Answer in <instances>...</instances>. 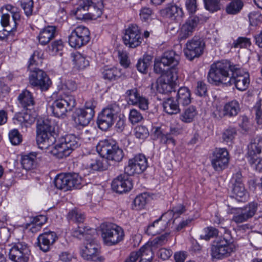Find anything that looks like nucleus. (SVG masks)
<instances>
[{
	"mask_svg": "<svg viewBox=\"0 0 262 262\" xmlns=\"http://www.w3.org/2000/svg\"><path fill=\"white\" fill-rule=\"evenodd\" d=\"M208 80L211 84L219 85L234 84L241 91L246 90L250 83L249 74L239 65L234 64L228 60L217 61L210 67Z\"/></svg>",
	"mask_w": 262,
	"mask_h": 262,
	"instance_id": "obj_1",
	"label": "nucleus"
},
{
	"mask_svg": "<svg viewBox=\"0 0 262 262\" xmlns=\"http://www.w3.org/2000/svg\"><path fill=\"white\" fill-rule=\"evenodd\" d=\"M180 56L173 50L165 52L161 58L155 60L154 71L159 74H162L167 70H170L172 74V78H177L178 69L176 68L179 64Z\"/></svg>",
	"mask_w": 262,
	"mask_h": 262,
	"instance_id": "obj_2",
	"label": "nucleus"
},
{
	"mask_svg": "<svg viewBox=\"0 0 262 262\" xmlns=\"http://www.w3.org/2000/svg\"><path fill=\"white\" fill-rule=\"evenodd\" d=\"M76 105V100L72 95L58 94L57 98L48 107V111L54 116L58 118H64L67 113L71 111Z\"/></svg>",
	"mask_w": 262,
	"mask_h": 262,
	"instance_id": "obj_3",
	"label": "nucleus"
},
{
	"mask_svg": "<svg viewBox=\"0 0 262 262\" xmlns=\"http://www.w3.org/2000/svg\"><path fill=\"white\" fill-rule=\"evenodd\" d=\"M103 7L102 0H80L75 14L78 19H87V15L95 19L101 15Z\"/></svg>",
	"mask_w": 262,
	"mask_h": 262,
	"instance_id": "obj_4",
	"label": "nucleus"
},
{
	"mask_svg": "<svg viewBox=\"0 0 262 262\" xmlns=\"http://www.w3.org/2000/svg\"><path fill=\"white\" fill-rule=\"evenodd\" d=\"M53 123L49 119L39 120L36 126V142L41 149L48 148L55 141L52 135Z\"/></svg>",
	"mask_w": 262,
	"mask_h": 262,
	"instance_id": "obj_5",
	"label": "nucleus"
},
{
	"mask_svg": "<svg viewBox=\"0 0 262 262\" xmlns=\"http://www.w3.org/2000/svg\"><path fill=\"white\" fill-rule=\"evenodd\" d=\"M97 150L101 157L108 160L119 162L124 157L123 150L112 139L100 141L97 146Z\"/></svg>",
	"mask_w": 262,
	"mask_h": 262,
	"instance_id": "obj_6",
	"label": "nucleus"
},
{
	"mask_svg": "<svg viewBox=\"0 0 262 262\" xmlns=\"http://www.w3.org/2000/svg\"><path fill=\"white\" fill-rule=\"evenodd\" d=\"M100 228L103 241L107 246L115 245L124 238L123 229L116 224L104 223L101 224Z\"/></svg>",
	"mask_w": 262,
	"mask_h": 262,
	"instance_id": "obj_7",
	"label": "nucleus"
},
{
	"mask_svg": "<svg viewBox=\"0 0 262 262\" xmlns=\"http://www.w3.org/2000/svg\"><path fill=\"white\" fill-rule=\"evenodd\" d=\"M235 245L231 239L222 237L212 246L211 255L213 258L222 259L229 256L235 251Z\"/></svg>",
	"mask_w": 262,
	"mask_h": 262,
	"instance_id": "obj_8",
	"label": "nucleus"
},
{
	"mask_svg": "<svg viewBox=\"0 0 262 262\" xmlns=\"http://www.w3.org/2000/svg\"><path fill=\"white\" fill-rule=\"evenodd\" d=\"M89 29L84 26H78L73 30L69 36V43L71 47L79 49L86 45L90 40Z\"/></svg>",
	"mask_w": 262,
	"mask_h": 262,
	"instance_id": "obj_9",
	"label": "nucleus"
},
{
	"mask_svg": "<svg viewBox=\"0 0 262 262\" xmlns=\"http://www.w3.org/2000/svg\"><path fill=\"white\" fill-rule=\"evenodd\" d=\"M119 110V106L116 104L108 105L104 108L99 114L97 124L100 129L106 130L114 124Z\"/></svg>",
	"mask_w": 262,
	"mask_h": 262,
	"instance_id": "obj_10",
	"label": "nucleus"
},
{
	"mask_svg": "<svg viewBox=\"0 0 262 262\" xmlns=\"http://www.w3.org/2000/svg\"><path fill=\"white\" fill-rule=\"evenodd\" d=\"M9 251V258L14 262H28L30 250L27 244L24 242L12 243Z\"/></svg>",
	"mask_w": 262,
	"mask_h": 262,
	"instance_id": "obj_11",
	"label": "nucleus"
},
{
	"mask_svg": "<svg viewBox=\"0 0 262 262\" xmlns=\"http://www.w3.org/2000/svg\"><path fill=\"white\" fill-rule=\"evenodd\" d=\"M29 71L30 84L40 89L42 91H47L51 86L52 81L46 73L39 69H35Z\"/></svg>",
	"mask_w": 262,
	"mask_h": 262,
	"instance_id": "obj_12",
	"label": "nucleus"
},
{
	"mask_svg": "<svg viewBox=\"0 0 262 262\" xmlns=\"http://www.w3.org/2000/svg\"><path fill=\"white\" fill-rule=\"evenodd\" d=\"M148 166L147 160L144 155L139 154L128 160L124 168V172L128 175L140 174L146 170Z\"/></svg>",
	"mask_w": 262,
	"mask_h": 262,
	"instance_id": "obj_13",
	"label": "nucleus"
},
{
	"mask_svg": "<svg viewBox=\"0 0 262 262\" xmlns=\"http://www.w3.org/2000/svg\"><path fill=\"white\" fill-rule=\"evenodd\" d=\"M124 45L129 48H135L142 42L140 30L138 26L132 24L125 30L123 36Z\"/></svg>",
	"mask_w": 262,
	"mask_h": 262,
	"instance_id": "obj_14",
	"label": "nucleus"
},
{
	"mask_svg": "<svg viewBox=\"0 0 262 262\" xmlns=\"http://www.w3.org/2000/svg\"><path fill=\"white\" fill-rule=\"evenodd\" d=\"M229 158V154L226 148H215L212 154L211 165L215 171H222L227 167Z\"/></svg>",
	"mask_w": 262,
	"mask_h": 262,
	"instance_id": "obj_15",
	"label": "nucleus"
},
{
	"mask_svg": "<svg viewBox=\"0 0 262 262\" xmlns=\"http://www.w3.org/2000/svg\"><path fill=\"white\" fill-rule=\"evenodd\" d=\"M80 254L82 257L87 260L95 262H102L103 257L100 255L99 247L94 239L88 240L85 246L81 250Z\"/></svg>",
	"mask_w": 262,
	"mask_h": 262,
	"instance_id": "obj_16",
	"label": "nucleus"
},
{
	"mask_svg": "<svg viewBox=\"0 0 262 262\" xmlns=\"http://www.w3.org/2000/svg\"><path fill=\"white\" fill-rule=\"evenodd\" d=\"M204 47L205 43L202 40L194 37L187 42L185 55L189 60H192L202 54Z\"/></svg>",
	"mask_w": 262,
	"mask_h": 262,
	"instance_id": "obj_17",
	"label": "nucleus"
},
{
	"mask_svg": "<svg viewBox=\"0 0 262 262\" xmlns=\"http://www.w3.org/2000/svg\"><path fill=\"white\" fill-rule=\"evenodd\" d=\"M240 111L239 102L236 100H233L225 103L223 107L217 110L214 115L217 118H232L236 116Z\"/></svg>",
	"mask_w": 262,
	"mask_h": 262,
	"instance_id": "obj_18",
	"label": "nucleus"
},
{
	"mask_svg": "<svg viewBox=\"0 0 262 262\" xmlns=\"http://www.w3.org/2000/svg\"><path fill=\"white\" fill-rule=\"evenodd\" d=\"M199 23L200 18L198 16L195 15L189 17L180 28L179 40H185L191 36Z\"/></svg>",
	"mask_w": 262,
	"mask_h": 262,
	"instance_id": "obj_19",
	"label": "nucleus"
},
{
	"mask_svg": "<svg viewBox=\"0 0 262 262\" xmlns=\"http://www.w3.org/2000/svg\"><path fill=\"white\" fill-rule=\"evenodd\" d=\"M124 172L115 178L112 183V187L116 192L122 193L129 191L133 187V183L129 176Z\"/></svg>",
	"mask_w": 262,
	"mask_h": 262,
	"instance_id": "obj_20",
	"label": "nucleus"
},
{
	"mask_svg": "<svg viewBox=\"0 0 262 262\" xmlns=\"http://www.w3.org/2000/svg\"><path fill=\"white\" fill-rule=\"evenodd\" d=\"M160 14L163 16L175 21L181 20L184 16L183 9L173 3L167 4L164 8L160 10Z\"/></svg>",
	"mask_w": 262,
	"mask_h": 262,
	"instance_id": "obj_21",
	"label": "nucleus"
},
{
	"mask_svg": "<svg viewBox=\"0 0 262 262\" xmlns=\"http://www.w3.org/2000/svg\"><path fill=\"white\" fill-rule=\"evenodd\" d=\"M57 238L55 232L53 231L45 232L40 234L37 237V245L40 249L43 252L48 251L51 246Z\"/></svg>",
	"mask_w": 262,
	"mask_h": 262,
	"instance_id": "obj_22",
	"label": "nucleus"
},
{
	"mask_svg": "<svg viewBox=\"0 0 262 262\" xmlns=\"http://www.w3.org/2000/svg\"><path fill=\"white\" fill-rule=\"evenodd\" d=\"M262 149V135L257 136L248 146V159L249 163H253L254 159L258 157Z\"/></svg>",
	"mask_w": 262,
	"mask_h": 262,
	"instance_id": "obj_23",
	"label": "nucleus"
},
{
	"mask_svg": "<svg viewBox=\"0 0 262 262\" xmlns=\"http://www.w3.org/2000/svg\"><path fill=\"white\" fill-rule=\"evenodd\" d=\"M93 118L92 112H87L85 110L77 108L73 115L74 121L77 125L81 126H86Z\"/></svg>",
	"mask_w": 262,
	"mask_h": 262,
	"instance_id": "obj_24",
	"label": "nucleus"
},
{
	"mask_svg": "<svg viewBox=\"0 0 262 262\" xmlns=\"http://www.w3.org/2000/svg\"><path fill=\"white\" fill-rule=\"evenodd\" d=\"M56 34V27L54 26H48L40 31L37 39L41 45H46L55 37Z\"/></svg>",
	"mask_w": 262,
	"mask_h": 262,
	"instance_id": "obj_25",
	"label": "nucleus"
},
{
	"mask_svg": "<svg viewBox=\"0 0 262 262\" xmlns=\"http://www.w3.org/2000/svg\"><path fill=\"white\" fill-rule=\"evenodd\" d=\"M198 114L196 107L190 105L183 110L180 115L179 119L184 123H189L193 121Z\"/></svg>",
	"mask_w": 262,
	"mask_h": 262,
	"instance_id": "obj_26",
	"label": "nucleus"
},
{
	"mask_svg": "<svg viewBox=\"0 0 262 262\" xmlns=\"http://www.w3.org/2000/svg\"><path fill=\"white\" fill-rule=\"evenodd\" d=\"M164 111L169 115H174L180 112L179 104L172 97L166 99L163 101Z\"/></svg>",
	"mask_w": 262,
	"mask_h": 262,
	"instance_id": "obj_27",
	"label": "nucleus"
},
{
	"mask_svg": "<svg viewBox=\"0 0 262 262\" xmlns=\"http://www.w3.org/2000/svg\"><path fill=\"white\" fill-rule=\"evenodd\" d=\"M37 156L36 152H30L22 156L21 162L23 168L27 170L34 169L37 163Z\"/></svg>",
	"mask_w": 262,
	"mask_h": 262,
	"instance_id": "obj_28",
	"label": "nucleus"
},
{
	"mask_svg": "<svg viewBox=\"0 0 262 262\" xmlns=\"http://www.w3.org/2000/svg\"><path fill=\"white\" fill-rule=\"evenodd\" d=\"M179 104L187 105L191 103V94L189 90L186 87L180 88L177 94L176 99Z\"/></svg>",
	"mask_w": 262,
	"mask_h": 262,
	"instance_id": "obj_29",
	"label": "nucleus"
},
{
	"mask_svg": "<svg viewBox=\"0 0 262 262\" xmlns=\"http://www.w3.org/2000/svg\"><path fill=\"white\" fill-rule=\"evenodd\" d=\"M166 224V221L159 219L148 226L146 232L148 234L151 235L160 233L165 229Z\"/></svg>",
	"mask_w": 262,
	"mask_h": 262,
	"instance_id": "obj_30",
	"label": "nucleus"
},
{
	"mask_svg": "<svg viewBox=\"0 0 262 262\" xmlns=\"http://www.w3.org/2000/svg\"><path fill=\"white\" fill-rule=\"evenodd\" d=\"M43 58V53L41 50L35 51L33 54L31 56L29 60L28 69L29 70L38 69L36 66L41 65L42 63Z\"/></svg>",
	"mask_w": 262,
	"mask_h": 262,
	"instance_id": "obj_31",
	"label": "nucleus"
},
{
	"mask_svg": "<svg viewBox=\"0 0 262 262\" xmlns=\"http://www.w3.org/2000/svg\"><path fill=\"white\" fill-rule=\"evenodd\" d=\"M52 153L56 158L62 159L69 156L71 151L66 144L62 141L60 143L56 144L51 150Z\"/></svg>",
	"mask_w": 262,
	"mask_h": 262,
	"instance_id": "obj_32",
	"label": "nucleus"
},
{
	"mask_svg": "<svg viewBox=\"0 0 262 262\" xmlns=\"http://www.w3.org/2000/svg\"><path fill=\"white\" fill-rule=\"evenodd\" d=\"M152 247L150 245H145L136 253L138 254V258H140L141 261L145 260L146 262H151L154 256Z\"/></svg>",
	"mask_w": 262,
	"mask_h": 262,
	"instance_id": "obj_33",
	"label": "nucleus"
},
{
	"mask_svg": "<svg viewBox=\"0 0 262 262\" xmlns=\"http://www.w3.org/2000/svg\"><path fill=\"white\" fill-rule=\"evenodd\" d=\"M238 181L237 184H234L232 197L238 202H244L247 199V194L242 183Z\"/></svg>",
	"mask_w": 262,
	"mask_h": 262,
	"instance_id": "obj_34",
	"label": "nucleus"
},
{
	"mask_svg": "<svg viewBox=\"0 0 262 262\" xmlns=\"http://www.w3.org/2000/svg\"><path fill=\"white\" fill-rule=\"evenodd\" d=\"M83 166L89 172L93 171H102L105 169L102 162L98 159H88Z\"/></svg>",
	"mask_w": 262,
	"mask_h": 262,
	"instance_id": "obj_35",
	"label": "nucleus"
},
{
	"mask_svg": "<svg viewBox=\"0 0 262 262\" xmlns=\"http://www.w3.org/2000/svg\"><path fill=\"white\" fill-rule=\"evenodd\" d=\"M69 180L68 173L59 174L55 179V185L58 189L63 190L64 191L69 190Z\"/></svg>",
	"mask_w": 262,
	"mask_h": 262,
	"instance_id": "obj_36",
	"label": "nucleus"
},
{
	"mask_svg": "<svg viewBox=\"0 0 262 262\" xmlns=\"http://www.w3.org/2000/svg\"><path fill=\"white\" fill-rule=\"evenodd\" d=\"M71 57L74 65L78 69H84L89 65V60L78 52L72 53Z\"/></svg>",
	"mask_w": 262,
	"mask_h": 262,
	"instance_id": "obj_37",
	"label": "nucleus"
},
{
	"mask_svg": "<svg viewBox=\"0 0 262 262\" xmlns=\"http://www.w3.org/2000/svg\"><path fill=\"white\" fill-rule=\"evenodd\" d=\"M18 100L24 108L33 106L34 104V99L31 93L28 90L23 91L18 97Z\"/></svg>",
	"mask_w": 262,
	"mask_h": 262,
	"instance_id": "obj_38",
	"label": "nucleus"
},
{
	"mask_svg": "<svg viewBox=\"0 0 262 262\" xmlns=\"http://www.w3.org/2000/svg\"><path fill=\"white\" fill-rule=\"evenodd\" d=\"M241 208L249 219L252 217L257 211L262 212V205L256 202H251Z\"/></svg>",
	"mask_w": 262,
	"mask_h": 262,
	"instance_id": "obj_39",
	"label": "nucleus"
},
{
	"mask_svg": "<svg viewBox=\"0 0 262 262\" xmlns=\"http://www.w3.org/2000/svg\"><path fill=\"white\" fill-rule=\"evenodd\" d=\"M152 57L149 55H144L140 58L136 64L137 70L142 73H146L150 66Z\"/></svg>",
	"mask_w": 262,
	"mask_h": 262,
	"instance_id": "obj_40",
	"label": "nucleus"
},
{
	"mask_svg": "<svg viewBox=\"0 0 262 262\" xmlns=\"http://www.w3.org/2000/svg\"><path fill=\"white\" fill-rule=\"evenodd\" d=\"M243 6L242 0H232L226 6V11L228 14L235 15L239 13Z\"/></svg>",
	"mask_w": 262,
	"mask_h": 262,
	"instance_id": "obj_41",
	"label": "nucleus"
},
{
	"mask_svg": "<svg viewBox=\"0 0 262 262\" xmlns=\"http://www.w3.org/2000/svg\"><path fill=\"white\" fill-rule=\"evenodd\" d=\"M63 142L71 152L78 148L81 144L80 139L73 134L66 135L63 138Z\"/></svg>",
	"mask_w": 262,
	"mask_h": 262,
	"instance_id": "obj_42",
	"label": "nucleus"
},
{
	"mask_svg": "<svg viewBox=\"0 0 262 262\" xmlns=\"http://www.w3.org/2000/svg\"><path fill=\"white\" fill-rule=\"evenodd\" d=\"M230 213L234 214L232 221L236 224H240L247 221L249 219L241 208H232Z\"/></svg>",
	"mask_w": 262,
	"mask_h": 262,
	"instance_id": "obj_43",
	"label": "nucleus"
},
{
	"mask_svg": "<svg viewBox=\"0 0 262 262\" xmlns=\"http://www.w3.org/2000/svg\"><path fill=\"white\" fill-rule=\"evenodd\" d=\"M69 179V190L72 188L79 189L82 185V180L78 173H68Z\"/></svg>",
	"mask_w": 262,
	"mask_h": 262,
	"instance_id": "obj_44",
	"label": "nucleus"
},
{
	"mask_svg": "<svg viewBox=\"0 0 262 262\" xmlns=\"http://www.w3.org/2000/svg\"><path fill=\"white\" fill-rule=\"evenodd\" d=\"M69 221L75 223H83L84 219V215L79 210L74 209L71 210L67 215Z\"/></svg>",
	"mask_w": 262,
	"mask_h": 262,
	"instance_id": "obj_45",
	"label": "nucleus"
},
{
	"mask_svg": "<svg viewBox=\"0 0 262 262\" xmlns=\"http://www.w3.org/2000/svg\"><path fill=\"white\" fill-rule=\"evenodd\" d=\"M102 75L104 79L111 81L119 77L120 72L116 68H106L104 69Z\"/></svg>",
	"mask_w": 262,
	"mask_h": 262,
	"instance_id": "obj_46",
	"label": "nucleus"
},
{
	"mask_svg": "<svg viewBox=\"0 0 262 262\" xmlns=\"http://www.w3.org/2000/svg\"><path fill=\"white\" fill-rule=\"evenodd\" d=\"M21 8L23 9L25 15L29 17L32 15L34 7L33 0H20Z\"/></svg>",
	"mask_w": 262,
	"mask_h": 262,
	"instance_id": "obj_47",
	"label": "nucleus"
},
{
	"mask_svg": "<svg viewBox=\"0 0 262 262\" xmlns=\"http://www.w3.org/2000/svg\"><path fill=\"white\" fill-rule=\"evenodd\" d=\"M125 94L131 104H137L139 99H140L141 96L137 88H133L127 90Z\"/></svg>",
	"mask_w": 262,
	"mask_h": 262,
	"instance_id": "obj_48",
	"label": "nucleus"
},
{
	"mask_svg": "<svg viewBox=\"0 0 262 262\" xmlns=\"http://www.w3.org/2000/svg\"><path fill=\"white\" fill-rule=\"evenodd\" d=\"M157 91L161 94H168L173 91V86L171 83L160 80L157 83Z\"/></svg>",
	"mask_w": 262,
	"mask_h": 262,
	"instance_id": "obj_49",
	"label": "nucleus"
},
{
	"mask_svg": "<svg viewBox=\"0 0 262 262\" xmlns=\"http://www.w3.org/2000/svg\"><path fill=\"white\" fill-rule=\"evenodd\" d=\"M205 8L211 12H216L221 9L220 0H204Z\"/></svg>",
	"mask_w": 262,
	"mask_h": 262,
	"instance_id": "obj_50",
	"label": "nucleus"
},
{
	"mask_svg": "<svg viewBox=\"0 0 262 262\" xmlns=\"http://www.w3.org/2000/svg\"><path fill=\"white\" fill-rule=\"evenodd\" d=\"M169 235V233H166L160 236H159L154 239L150 242V246L153 248H158L160 246H162L165 245L167 242V237Z\"/></svg>",
	"mask_w": 262,
	"mask_h": 262,
	"instance_id": "obj_51",
	"label": "nucleus"
},
{
	"mask_svg": "<svg viewBox=\"0 0 262 262\" xmlns=\"http://www.w3.org/2000/svg\"><path fill=\"white\" fill-rule=\"evenodd\" d=\"M218 230L213 227H208L204 228V234L201 235V238L206 241L209 240L211 238L216 236L218 235Z\"/></svg>",
	"mask_w": 262,
	"mask_h": 262,
	"instance_id": "obj_52",
	"label": "nucleus"
},
{
	"mask_svg": "<svg viewBox=\"0 0 262 262\" xmlns=\"http://www.w3.org/2000/svg\"><path fill=\"white\" fill-rule=\"evenodd\" d=\"M236 135V130L234 127H229L222 134V139L226 142H231Z\"/></svg>",
	"mask_w": 262,
	"mask_h": 262,
	"instance_id": "obj_53",
	"label": "nucleus"
},
{
	"mask_svg": "<svg viewBox=\"0 0 262 262\" xmlns=\"http://www.w3.org/2000/svg\"><path fill=\"white\" fill-rule=\"evenodd\" d=\"M250 45L251 41L250 38L245 37H239L232 43V47L235 48H247Z\"/></svg>",
	"mask_w": 262,
	"mask_h": 262,
	"instance_id": "obj_54",
	"label": "nucleus"
},
{
	"mask_svg": "<svg viewBox=\"0 0 262 262\" xmlns=\"http://www.w3.org/2000/svg\"><path fill=\"white\" fill-rule=\"evenodd\" d=\"M143 119V115L136 109L133 108L130 110L129 114V120L132 124H136Z\"/></svg>",
	"mask_w": 262,
	"mask_h": 262,
	"instance_id": "obj_55",
	"label": "nucleus"
},
{
	"mask_svg": "<svg viewBox=\"0 0 262 262\" xmlns=\"http://www.w3.org/2000/svg\"><path fill=\"white\" fill-rule=\"evenodd\" d=\"M135 135L139 139L144 140L148 136L149 132L146 127L138 126L135 128Z\"/></svg>",
	"mask_w": 262,
	"mask_h": 262,
	"instance_id": "obj_56",
	"label": "nucleus"
},
{
	"mask_svg": "<svg viewBox=\"0 0 262 262\" xmlns=\"http://www.w3.org/2000/svg\"><path fill=\"white\" fill-rule=\"evenodd\" d=\"M11 143L14 145L19 144L22 141V137L17 129H13L9 134Z\"/></svg>",
	"mask_w": 262,
	"mask_h": 262,
	"instance_id": "obj_57",
	"label": "nucleus"
},
{
	"mask_svg": "<svg viewBox=\"0 0 262 262\" xmlns=\"http://www.w3.org/2000/svg\"><path fill=\"white\" fill-rule=\"evenodd\" d=\"M147 195L146 194H141L136 196L134 199V204L136 209H141L144 208L146 204Z\"/></svg>",
	"mask_w": 262,
	"mask_h": 262,
	"instance_id": "obj_58",
	"label": "nucleus"
},
{
	"mask_svg": "<svg viewBox=\"0 0 262 262\" xmlns=\"http://www.w3.org/2000/svg\"><path fill=\"white\" fill-rule=\"evenodd\" d=\"M76 89L77 85L75 81L68 80L61 85V90H59L58 94L61 93V94H63L62 93L66 91L73 92L75 91Z\"/></svg>",
	"mask_w": 262,
	"mask_h": 262,
	"instance_id": "obj_59",
	"label": "nucleus"
},
{
	"mask_svg": "<svg viewBox=\"0 0 262 262\" xmlns=\"http://www.w3.org/2000/svg\"><path fill=\"white\" fill-rule=\"evenodd\" d=\"M10 16L9 14H3L1 16V23L2 26L5 28L4 31L8 33L13 32L14 31H9V28H11L12 21L10 22Z\"/></svg>",
	"mask_w": 262,
	"mask_h": 262,
	"instance_id": "obj_60",
	"label": "nucleus"
},
{
	"mask_svg": "<svg viewBox=\"0 0 262 262\" xmlns=\"http://www.w3.org/2000/svg\"><path fill=\"white\" fill-rule=\"evenodd\" d=\"M13 21H12L11 28H9V31H15L16 29L17 25H18V21H20L21 18V12L20 10L17 8L16 10L13 11L11 14Z\"/></svg>",
	"mask_w": 262,
	"mask_h": 262,
	"instance_id": "obj_61",
	"label": "nucleus"
},
{
	"mask_svg": "<svg viewBox=\"0 0 262 262\" xmlns=\"http://www.w3.org/2000/svg\"><path fill=\"white\" fill-rule=\"evenodd\" d=\"M152 10L148 7H143L140 11V17L142 21H147L151 19Z\"/></svg>",
	"mask_w": 262,
	"mask_h": 262,
	"instance_id": "obj_62",
	"label": "nucleus"
},
{
	"mask_svg": "<svg viewBox=\"0 0 262 262\" xmlns=\"http://www.w3.org/2000/svg\"><path fill=\"white\" fill-rule=\"evenodd\" d=\"M63 42L61 39H58L54 41L50 47V50L53 54H56L61 51L63 48Z\"/></svg>",
	"mask_w": 262,
	"mask_h": 262,
	"instance_id": "obj_63",
	"label": "nucleus"
},
{
	"mask_svg": "<svg viewBox=\"0 0 262 262\" xmlns=\"http://www.w3.org/2000/svg\"><path fill=\"white\" fill-rule=\"evenodd\" d=\"M207 89L206 84L202 81L197 82L196 94L200 96H204L206 95Z\"/></svg>",
	"mask_w": 262,
	"mask_h": 262,
	"instance_id": "obj_64",
	"label": "nucleus"
}]
</instances>
